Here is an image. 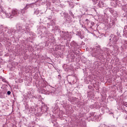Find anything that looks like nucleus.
<instances>
[{"instance_id":"2eb2a0df","label":"nucleus","mask_w":127,"mask_h":127,"mask_svg":"<svg viewBox=\"0 0 127 127\" xmlns=\"http://www.w3.org/2000/svg\"><path fill=\"white\" fill-rule=\"evenodd\" d=\"M47 92H49V90H47V89H46Z\"/></svg>"},{"instance_id":"9d476101","label":"nucleus","mask_w":127,"mask_h":127,"mask_svg":"<svg viewBox=\"0 0 127 127\" xmlns=\"http://www.w3.org/2000/svg\"><path fill=\"white\" fill-rule=\"evenodd\" d=\"M123 35H125L126 37L127 38V32L124 33V34H123Z\"/></svg>"},{"instance_id":"7ed1b4c3","label":"nucleus","mask_w":127,"mask_h":127,"mask_svg":"<svg viewBox=\"0 0 127 127\" xmlns=\"http://www.w3.org/2000/svg\"><path fill=\"white\" fill-rule=\"evenodd\" d=\"M85 21H86L85 25H86V26H88V27H92V26H94V24H95V23L94 22H91V25L89 26V23H90V21H89V19H86L85 20Z\"/></svg>"},{"instance_id":"ddd939ff","label":"nucleus","mask_w":127,"mask_h":127,"mask_svg":"<svg viewBox=\"0 0 127 127\" xmlns=\"http://www.w3.org/2000/svg\"><path fill=\"white\" fill-rule=\"evenodd\" d=\"M2 82H5V79H2Z\"/></svg>"},{"instance_id":"4468645a","label":"nucleus","mask_w":127,"mask_h":127,"mask_svg":"<svg viewBox=\"0 0 127 127\" xmlns=\"http://www.w3.org/2000/svg\"><path fill=\"white\" fill-rule=\"evenodd\" d=\"M46 112H47V109H48V108L46 107Z\"/></svg>"},{"instance_id":"f03ea898","label":"nucleus","mask_w":127,"mask_h":127,"mask_svg":"<svg viewBox=\"0 0 127 127\" xmlns=\"http://www.w3.org/2000/svg\"><path fill=\"white\" fill-rule=\"evenodd\" d=\"M95 53H99L102 54L103 53V50L101 49L100 46H96L94 49Z\"/></svg>"},{"instance_id":"39448f33","label":"nucleus","mask_w":127,"mask_h":127,"mask_svg":"<svg viewBox=\"0 0 127 127\" xmlns=\"http://www.w3.org/2000/svg\"><path fill=\"white\" fill-rule=\"evenodd\" d=\"M27 8H28V7H27V5H26V7L23 8V9H22L21 12L22 13H25V12L24 11V10H25L26 9H27Z\"/></svg>"},{"instance_id":"dca6fc26","label":"nucleus","mask_w":127,"mask_h":127,"mask_svg":"<svg viewBox=\"0 0 127 127\" xmlns=\"http://www.w3.org/2000/svg\"><path fill=\"white\" fill-rule=\"evenodd\" d=\"M93 56L95 57V56H96V55H93Z\"/></svg>"},{"instance_id":"6e6552de","label":"nucleus","mask_w":127,"mask_h":127,"mask_svg":"<svg viewBox=\"0 0 127 127\" xmlns=\"http://www.w3.org/2000/svg\"><path fill=\"white\" fill-rule=\"evenodd\" d=\"M123 104L124 106H126V107H127V102H124Z\"/></svg>"},{"instance_id":"1a4fd4ad","label":"nucleus","mask_w":127,"mask_h":127,"mask_svg":"<svg viewBox=\"0 0 127 127\" xmlns=\"http://www.w3.org/2000/svg\"><path fill=\"white\" fill-rule=\"evenodd\" d=\"M7 94L8 96H9V95H10V94H11V92L9 91H7Z\"/></svg>"},{"instance_id":"0eeeda50","label":"nucleus","mask_w":127,"mask_h":127,"mask_svg":"<svg viewBox=\"0 0 127 127\" xmlns=\"http://www.w3.org/2000/svg\"><path fill=\"white\" fill-rule=\"evenodd\" d=\"M104 51H107V52H109V51H110V49L105 48H104Z\"/></svg>"},{"instance_id":"423d86ee","label":"nucleus","mask_w":127,"mask_h":127,"mask_svg":"<svg viewBox=\"0 0 127 127\" xmlns=\"http://www.w3.org/2000/svg\"><path fill=\"white\" fill-rule=\"evenodd\" d=\"M2 13H3V14H4V13H5V14H6V15L7 14V13H6L5 12H4V11H3V10H2V9H1V11H0V14H1V16H2V17H3L2 16V15H1Z\"/></svg>"},{"instance_id":"9b49d317","label":"nucleus","mask_w":127,"mask_h":127,"mask_svg":"<svg viewBox=\"0 0 127 127\" xmlns=\"http://www.w3.org/2000/svg\"><path fill=\"white\" fill-rule=\"evenodd\" d=\"M98 33V35L96 36V37H99L100 36V32L97 33Z\"/></svg>"},{"instance_id":"f257e3e1","label":"nucleus","mask_w":127,"mask_h":127,"mask_svg":"<svg viewBox=\"0 0 127 127\" xmlns=\"http://www.w3.org/2000/svg\"><path fill=\"white\" fill-rule=\"evenodd\" d=\"M17 12H18L17 9H13L11 13H7L6 14V16L7 18H12L14 15H16V14H17Z\"/></svg>"},{"instance_id":"f3484780","label":"nucleus","mask_w":127,"mask_h":127,"mask_svg":"<svg viewBox=\"0 0 127 127\" xmlns=\"http://www.w3.org/2000/svg\"><path fill=\"white\" fill-rule=\"evenodd\" d=\"M120 34V33H117V34Z\"/></svg>"},{"instance_id":"f8f14e48","label":"nucleus","mask_w":127,"mask_h":127,"mask_svg":"<svg viewBox=\"0 0 127 127\" xmlns=\"http://www.w3.org/2000/svg\"><path fill=\"white\" fill-rule=\"evenodd\" d=\"M71 16H72V17L74 16V14H73V13L71 12Z\"/></svg>"},{"instance_id":"20e7f679","label":"nucleus","mask_w":127,"mask_h":127,"mask_svg":"<svg viewBox=\"0 0 127 127\" xmlns=\"http://www.w3.org/2000/svg\"><path fill=\"white\" fill-rule=\"evenodd\" d=\"M76 35H78L81 38V39H83V38L84 37V33L78 32L76 34Z\"/></svg>"}]
</instances>
